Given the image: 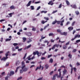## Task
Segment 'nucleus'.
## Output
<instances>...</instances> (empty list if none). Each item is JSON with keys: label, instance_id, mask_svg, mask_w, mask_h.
Instances as JSON below:
<instances>
[{"label": "nucleus", "instance_id": "nucleus-1", "mask_svg": "<svg viewBox=\"0 0 80 80\" xmlns=\"http://www.w3.org/2000/svg\"><path fill=\"white\" fill-rule=\"evenodd\" d=\"M22 68L23 72H26L27 71L28 69L27 68H25V63H24V61H22Z\"/></svg>", "mask_w": 80, "mask_h": 80}, {"label": "nucleus", "instance_id": "nucleus-2", "mask_svg": "<svg viewBox=\"0 0 80 80\" xmlns=\"http://www.w3.org/2000/svg\"><path fill=\"white\" fill-rule=\"evenodd\" d=\"M58 47H59V45H58L57 44H54L53 46V47H52L51 48H50L49 49V51H50L51 50H54V49H55V47H56L57 48H58Z\"/></svg>", "mask_w": 80, "mask_h": 80}, {"label": "nucleus", "instance_id": "nucleus-3", "mask_svg": "<svg viewBox=\"0 0 80 80\" xmlns=\"http://www.w3.org/2000/svg\"><path fill=\"white\" fill-rule=\"evenodd\" d=\"M44 19H45V20H46L47 21H44V20H42L41 22V23L42 24H44V23H45L47 22V20H49V19L48 18L45 17L44 18Z\"/></svg>", "mask_w": 80, "mask_h": 80}, {"label": "nucleus", "instance_id": "nucleus-4", "mask_svg": "<svg viewBox=\"0 0 80 80\" xmlns=\"http://www.w3.org/2000/svg\"><path fill=\"white\" fill-rule=\"evenodd\" d=\"M32 54L34 55H35L36 54H37V55H38V54H39V52L38 51H36L35 52H33Z\"/></svg>", "mask_w": 80, "mask_h": 80}, {"label": "nucleus", "instance_id": "nucleus-5", "mask_svg": "<svg viewBox=\"0 0 80 80\" xmlns=\"http://www.w3.org/2000/svg\"><path fill=\"white\" fill-rule=\"evenodd\" d=\"M5 57H4L2 58H1V60H3L4 61H5L7 58H8V57L7 56Z\"/></svg>", "mask_w": 80, "mask_h": 80}, {"label": "nucleus", "instance_id": "nucleus-6", "mask_svg": "<svg viewBox=\"0 0 80 80\" xmlns=\"http://www.w3.org/2000/svg\"><path fill=\"white\" fill-rule=\"evenodd\" d=\"M57 76H58V74H56L54 75L52 78V80H55V78H56V77H57Z\"/></svg>", "mask_w": 80, "mask_h": 80}, {"label": "nucleus", "instance_id": "nucleus-7", "mask_svg": "<svg viewBox=\"0 0 80 80\" xmlns=\"http://www.w3.org/2000/svg\"><path fill=\"white\" fill-rule=\"evenodd\" d=\"M14 73H15V72H14V71H11L9 74V76L13 75L14 74Z\"/></svg>", "mask_w": 80, "mask_h": 80}, {"label": "nucleus", "instance_id": "nucleus-8", "mask_svg": "<svg viewBox=\"0 0 80 80\" xmlns=\"http://www.w3.org/2000/svg\"><path fill=\"white\" fill-rule=\"evenodd\" d=\"M20 63V61H19L18 60L16 62V66H18L19 64Z\"/></svg>", "mask_w": 80, "mask_h": 80}, {"label": "nucleus", "instance_id": "nucleus-9", "mask_svg": "<svg viewBox=\"0 0 80 80\" xmlns=\"http://www.w3.org/2000/svg\"><path fill=\"white\" fill-rule=\"evenodd\" d=\"M61 35H62L66 36L67 35V33L65 32H63L61 33Z\"/></svg>", "mask_w": 80, "mask_h": 80}, {"label": "nucleus", "instance_id": "nucleus-10", "mask_svg": "<svg viewBox=\"0 0 80 80\" xmlns=\"http://www.w3.org/2000/svg\"><path fill=\"white\" fill-rule=\"evenodd\" d=\"M48 5H53V2H52V1H51L48 3Z\"/></svg>", "mask_w": 80, "mask_h": 80}, {"label": "nucleus", "instance_id": "nucleus-11", "mask_svg": "<svg viewBox=\"0 0 80 80\" xmlns=\"http://www.w3.org/2000/svg\"><path fill=\"white\" fill-rule=\"evenodd\" d=\"M10 9L13 10V9H15V6H14L12 5L11 7H10Z\"/></svg>", "mask_w": 80, "mask_h": 80}, {"label": "nucleus", "instance_id": "nucleus-12", "mask_svg": "<svg viewBox=\"0 0 80 80\" xmlns=\"http://www.w3.org/2000/svg\"><path fill=\"white\" fill-rule=\"evenodd\" d=\"M31 47V45H30L24 48V50H26V49H27L28 48H30Z\"/></svg>", "mask_w": 80, "mask_h": 80}, {"label": "nucleus", "instance_id": "nucleus-13", "mask_svg": "<svg viewBox=\"0 0 80 80\" xmlns=\"http://www.w3.org/2000/svg\"><path fill=\"white\" fill-rule=\"evenodd\" d=\"M31 3H32V1H29L27 5V7H29V6L30 5Z\"/></svg>", "mask_w": 80, "mask_h": 80}, {"label": "nucleus", "instance_id": "nucleus-14", "mask_svg": "<svg viewBox=\"0 0 80 80\" xmlns=\"http://www.w3.org/2000/svg\"><path fill=\"white\" fill-rule=\"evenodd\" d=\"M57 32L58 33H60V34L61 35V33L62 32V30H60V29H57Z\"/></svg>", "mask_w": 80, "mask_h": 80}, {"label": "nucleus", "instance_id": "nucleus-15", "mask_svg": "<svg viewBox=\"0 0 80 80\" xmlns=\"http://www.w3.org/2000/svg\"><path fill=\"white\" fill-rule=\"evenodd\" d=\"M67 70L66 69H64V71H63V75H64V74H65L66 73V72H67Z\"/></svg>", "mask_w": 80, "mask_h": 80}, {"label": "nucleus", "instance_id": "nucleus-16", "mask_svg": "<svg viewBox=\"0 0 80 80\" xmlns=\"http://www.w3.org/2000/svg\"><path fill=\"white\" fill-rule=\"evenodd\" d=\"M20 68V67L19 66V67H18L17 68L16 70L15 71V72L16 73H17V72H18V69H19V68Z\"/></svg>", "mask_w": 80, "mask_h": 80}, {"label": "nucleus", "instance_id": "nucleus-17", "mask_svg": "<svg viewBox=\"0 0 80 80\" xmlns=\"http://www.w3.org/2000/svg\"><path fill=\"white\" fill-rule=\"evenodd\" d=\"M53 59L52 58H51L49 61V62L52 63H53Z\"/></svg>", "mask_w": 80, "mask_h": 80}, {"label": "nucleus", "instance_id": "nucleus-18", "mask_svg": "<svg viewBox=\"0 0 80 80\" xmlns=\"http://www.w3.org/2000/svg\"><path fill=\"white\" fill-rule=\"evenodd\" d=\"M46 69H47L49 67V65L48 64H46L45 65Z\"/></svg>", "mask_w": 80, "mask_h": 80}, {"label": "nucleus", "instance_id": "nucleus-19", "mask_svg": "<svg viewBox=\"0 0 80 80\" xmlns=\"http://www.w3.org/2000/svg\"><path fill=\"white\" fill-rule=\"evenodd\" d=\"M23 40V42H25V41L27 40V38H22Z\"/></svg>", "mask_w": 80, "mask_h": 80}, {"label": "nucleus", "instance_id": "nucleus-20", "mask_svg": "<svg viewBox=\"0 0 80 80\" xmlns=\"http://www.w3.org/2000/svg\"><path fill=\"white\" fill-rule=\"evenodd\" d=\"M52 35L54 37V36H55V35H54V34H53L52 33H50L49 34V36H52Z\"/></svg>", "mask_w": 80, "mask_h": 80}, {"label": "nucleus", "instance_id": "nucleus-21", "mask_svg": "<svg viewBox=\"0 0 80 80\" xmlns=\"http://www.w3.org/2000/svg\"><path fill=\"white\" fill-rule=\"evenodd\" d=\"M66 2L68 5H70V2L68 1V0L66 1Z\"/></svg>", "mask_w": 80, "mask_h": 80}, {"label": "nucleus", "instance_id": "nucleus-22", "mask_svg": "<svg viewBox=\"0 0 80 80\" xmlns=\"http://www.w3.org/2000/svg\"><path fill=\"white\" fill-rule=\"evenodd\" d=\"M56 23H57V20H55L53 22H52V25H55Z\"/></svg>", "mask_w": 80, "mask_h": 80}, {"label": "nucleus", "instance_id": "nucleus-23", "mask_svg": "<svg viewBox=\"0 0 80 80\" xmlns=\"http://www.w3.org/2000/svg\"><path fill=\"white\" fill-rule=\"evenodd\" d=\"M61 72H60L59 73V75L58 76V78H60L61 77V76H62V74H61Z\"/></svg>", "mask_w": 80, "mask_h": 80}, {"label": "nucleus", "instance_id": "nucleus-24", "mask_svg": "<svg viewBox=\"0 0 80 80\" xmlns=\"http://www.w3.org/2000/svg\"><path fill=\"white\" fill-rule=\"evenodd\" d=\"M56 23H57V24H60V23H61V21H56Z\"/></svg>", "mask_w": 80, "mask_h": 80}, {"label": "nucleus", "instance_id": "nucleus-25", "mask_svg": "<svg viewBox=\"0 0 80 80\" xmlns=\"http://www.w3.org/2000/svg\"><path fill=\"white\" fill-rule=\"evenodd\" d=\"M68 30H73V28L72 27V28H71V27H69L68 28Z\"/></svg>", "mask_w": 80, "mask_h": 80}, {"label": "nucleus", "instance_id": "nucleus-26", "mask_svg": "<svg viewBox=\"0 0 80 80\" xmlns=\"http://www.w3.org/2000/svg\"><path fill=\"white\" fill-rule=\"evenodd\" d=\"M41 67H42V65L41 64H40L39 68V67H38L36 68H37L38 69H40L41 68Z\"/></svg>", "mask_w": 80, "mask_h": 80}, {"label": "nucleus", "instance_id": "nucleus-27", "mask_svg": "<svg viewBox=\"0 0 80 80\" xmlns=\"http://www.w3.org/2000/svg\"><path fill=\"white\" fill-rule=\"evenodd\" d=\"M47 12V11H41V13H46Z\"/></svg>", "mask_w": 80, "mask_h": 80}, {"label": "nucleus", "instance_id": "nucleus-28", "mask_svg": "<svg viewBox=\"0 0 80 80\" xmlns=\"http://www.w3.org/2000/svg\"><path fill=\"white\" fill-rule=\"evenodd\" d=\"M62 48L63 49H66L67 48V46H65V45L63 46Z\"/></svg>", "mask_w": 80, "mask_h": 80}, {"label": "nucleus", "instance_id": "nucleus-29", "mask_svg": "<svg viewBox=\"0 0 80 80\" xmlns=\"http://www.w3.org/2000/svg\"><path fill=\"white\" fill-rule=\"evenodd\" d=\"M69 57H70V58H72V55H71L70 54H69L68 56Z\"/></svg>", "mask_w": 80, "mask_h": 80}, {"label": "nucleus", "instance_id": "nucleus-30", "mask_svg": "<svg viewBox=\"0 0 80 80\" xmlns=\"http://www.w3.org/2000/svg\"><path fill=\"white\" fill-rule=\"evenodd\" d=\"M77 52V49H74L72 50V52L73 53H75V52Z\"/></svg>", "mask_w": 80, "mask_h": 80}, {"label": "nucleus", "instance_id": "nucleus-31", "mask_svg": "<svg viewBox=\"0 0 80 80\" xmlns=\"http://www.w3.org/2000/svg\"><path fill=\"white\" fill-rule=\"evenodd\" d=\"M13 45L14 46V47H15L16 46H17V45H18V43H14L13 44Z\"/></svg>", "mask_w": 80, "mask_h": 80}, {"label": "nucleus", "instance_id": "nucleus-32", "mask_svg": "<svg viewBox=\"0 0 80 80\" xmlns=\"http://www.w3.org/2000/svg\"><path fill=\"white\" fill-rule=\"evenodd\" d=\"M75 13L77 15H79V12H78V11H76L75 12Z\"/></svg>", "mask_w": 80, "mask_h": 80}, {"label": "nucleus", "instance_id": "nucleus-33", "mask_svg": "<svg viewBox=\"0 0 80 80\" xmlns=\"http://www.w3.org/2000/svg\"><path fill=\"white\" fill-rule=\"evenodd\" d=\"M42 55V52H39V54H38V57H40V56L41 55Z\"/></svg>", "mask_w": 80, "mask_h": 80}, {"label": "nucleus", "instance_id": "nucleus-34", "mask_svg": "<svg viewBox=\"0 0 80 80\" xmlns=\"http://www.w3.org/2000/svg\"><path fill=\"white\" fill-rule=\"evenodd\" d=\"M31 10H34V6H31Z\"/></svg>", "mask_w": 80, "mask_h": 80}, {"label": "nucleus", "instance_id": "nucleus-35", "mask_svg": "<svg viewBox=\"0 0 80 80\" xmlns=\"http://www.w3.org/2000/svg\"><path fill=\"white\" fill-rule=\"evenodd\" d=\"M64 76V74H63L62 76L61 77H60V80H62V79L63 78V76Z\"/></svg>", "mask_w": 80, "mask_h": 80}, {"label": "nucleus", "instance_id": "nucleus-36", "mask_svg": "<svg viewBox=\"0 0 80 80\" xmlns=\"http://www.w3.org/2000/svg\"><path fill=\"white\" fill-rule=\"evenodd\" d=\"M72 8H77V6H76V5H74L73 6Z\"/></svg>", "mask_w": 80, "mask_h": 80}, {"label": "nucleus", "instance_id": "nucleus-37", "mask_svg": "<svg viewBox=\"0 0 80 80\" xmlns=\"http://www.w3.org/2000/svg\"><path fill=\"white\" fill-rule=\"evenodd\" d=\"M11 40V39H7L6 40V41L7 42V41H10Z\"/></svg>", "mask_w": 80, "mask_h": 80}, {"label": "nucleus", "instance_id": "nucleus-38", "mask_svg": "<svg viewBox=\"0 0 80 80\" xmlns=\"http://www.w3.org/2000/svg\"><path fill=\"white\" fill-rule=\"evenodd\" d=\"M26 56H27V53H26L24 56V57L23 58V59H25L26 57Z\"/></svg>", "mask_w": 80, "mask_h": 80}, {"label": "nucleus", "instance_id": "nucleus-39", "mask_svg": "<svg viewBox=\"0 0 80 80\" xmlns=\"http://www.w3.org/2000/svg\"><path fill=\"white\" fill-rule=\"evenodd\" d=\"M22 77H20L19 78H18L17 79V80H21V79H22Z\"/></svg>", "mask_w": 80, "mask_h": 80}, {"label": "nucleus", "instance_id": "nucleus-40", "mask_svg": "<svg viewBox=\"0 0 80 80\" xmlns=\"http://www.w3.org/2000/svg\"><path fill=\"white\" fill-rule=\"evenodd\" d=\"M69 44H70V41H68V42H67L66 44V45H69Z\"/></svg>", "mask_w": 80, "mask_h": 80}, {"label": "nucleus", "instance_id": "nucleus-41", "mask_svg": "<svg viewBox=\"0 0 80 80\" xmlns=\"http://www.w3.org/2000/svg\"><path fill=\"white\" fill-rule=\"evenodd\" d=\"M75 22L74 21L73 22L72 24V26H73V25H74V24H75Z\"/></svg>", "mask_w": 80, "mask_h": 80}, {"label": "nucleus", "instance_id": "nucleus-42", "mask_svg": "<svg viewBox=\"0 0 80 80\" xmlns=\"http://www.w3.org/2000/svg\"><path fill=\"white\" fill-rule=\"evenodd\" d=\"M73 68H71V74H72V73H73Z\"/></svg>", "mask_w": 80, "mask_h": 80}, {"label": "nucleus", "instance_id": "nucleus-43", "mask_svg": "<svg viewBox=\"0 0 80 80\" xmlns=\"http://www.w3.org/2000/svg\"><path fill=\"white\" fill-rule=\"evenodd\" d=\"M78 42H80V39L76 40V43H78Z\"/></svg>", "mask_w": 80, "mask_h": 80}, {"label": "nucleus", "instance_id": "nucleus-44", "mask_svg": "<svg viewBox=\"0 0 80 80\" xmlns=\"http://www.w3.org/2000/svg\"><path fill=\"white\" fill-rule=\"evenodd\" d=\"M32 31H34L35 32V31L36 30V28H32Z\"/></svg>", "mask_w": 80, "mask_h": 80}, {"label": "nucleus", "instance_id": "nucleus-45", "mask_svg": "<svg viewBox=\"0 0 80 80\" xmlns=\"http://www.w3.org/2000/svg\"><path fill=\"white\" fill-rule=\"evenodd\" d=\"M8 65H9V63L7 62L6 63V65L5 67H8Z\"/></svg>", "mask_w": 80, "mask_h": 80}, {"label": "nucleus", "instance_id": "nucleus-46", "mask_svg": "<svg viewBox=\"0 0 80 80\" xmlns=\"http://www.w3.org/2000/svg\"><path fill=\"white\" fill-rule=\"evenodd\" d=\"M22 48H20V49H18V51L19 52H20V51H22Z\"/></svg>", "mask_w": 80, "mask_h": 80}, {"label": "nucleus", "instance_id": "nucleus-47", "mask_svg": "<svg viewBox=\"0 0 80 80\" xmlns=\"http://www.w3.org/2000/svg\"><path fill=\"white\" fill-rule=\"evenodd\" d=\"M47 53V52L46 51L44 52L42 54V55H45V53Z\"/></svg>", "mask_w": 80, "mask_h": 80}, {"label": "nucleus", "instance_id": "nucleus-48", "mask_svg": "<svg viewBox=\"0 0 80 80\" xmlns=\"http://www.w3.org/2000/svg\"><path fill=\"white\" fill-rule=\"evenodd\" d=\"M53 73V71H52L50 72V75H52Z\"/></svg>", "mask_w": 80, "mask_h": 80}, {"label": "nucleus", "instance_id": "nucleus-49", "mask_svg": "<svg viewBox=\"0 0 80 80\" xmlns=\"http://www.w3.org/2000/svg\"><path fill=\"white\" fill-rule=\"evenodd\" d=\"M23 71L22 69L20 70V73H23Z\"/></svg>", "mask_w": 80, "mask_h": 80}, {"label": "nucleus", "instance_id": "nucleus-50", "mask_svg": "<svg viewBox=\"0 0 80 80\" xmlns=\"http://www.w3.org/2000/svg\"><path fill=\"white\" fill-rule=\"evenodd\" d=\"M15 49H18L19 48V47L18 46H16L15 48Z\"/></svg>", "mask_w": 80, "mask_h": 80}, {"label": "nucleus", "instance_id": "nucleus-51", "mask_svg": "<svg viewBox=\"0 0 80 80\" xmlns=\"http://www.w3.org/2000/svg\"><path fill=\"white\" fill-rule=\"evenodd\" d=\"M62 3H61L59 5L58 8H61V7H62Z\"/></svg>", "mask_w": 80, "mask_h": 80}, {"label": "nucleus", "instance_id": "nucleus-52", "mask_svg": "<svg viewBox=\"0 0 80 80\" xmlns=\"http://www.w3.org/2000/svg\"><path fill=\"white\" fill-rule=\"evenodd\" d=\"M43 79V78L42 77L41 78H39L37 79V80H42V79Z\"/></svg>", "mask_w": 80, "mask_h": 80}, {"label": "nucleus", "instance_id": "nucleus-53", "mask_svg": "<svg viewBox=\"0 0 80 80\" xmlns=\"http://www.w3.org/2000/svg\"><path fill=\"white\" fill-rule=\"evenodd\" d=\"M1 74L2 75H5V72H3Z\"/></svg>", "mask_w": 80, "mask_h": 80}, {"label": "nucleus", "instance_id": "nucleus-54", "mask_svg": "<svg viewBox=\"0 0 80 80\" xmlns=\"http://www.w3.org/2000/svg\"><path fill=\"white\" fill-rule=\"evenodd\" d=\"M41 8L40 6H39L38 7V8L37 9V10H39V9H40Z\"/></svg>", "mask_w": 80, "mask_h": 80}, {"label": "nucleus", "instance_id": "nucleus-55", "mask_svg": "<svg viewBox=\"0 0 80 80\" xmlns=\"http://www.w3.org/2000/svg\"><path fill=\"white\" fill-rule=\"evenodd\" d=\"M47 26H46L44 28L43 30H45L47 28Z\"/></svg>", "mask_w": 80, "mask_h": 80}, {"label": "nucleus", "instance_id": "nucleus-56", "mask_svg": "<svg viewBox=\"0 0 80 80\" xmlns=\"http://www.w3.org/2000/svg\"><path fill=\"white\" fill-rule=\"evenodd\" d=\"M5 19H2L0 20V22H3V21H5Z\"/></svg>", "mask_w": 80, "mask_h": 80}, {"label": "nucleus", "instance_id": "nucleus-57", "mask_svg": "<svg viewBox=\"0 0 80 80\" xmlns=\"http://www.w3.org/2000/svg\"><path fill=\"white\" fill-rule=\"evenodd\" d=\"M27 58L28 60H31V58H30V57H28Z\"/></svg>", "mask_w": 80, "mask_h": 80}, {"label": "nucleus", "instance_id": "nucleus-58", "mask_svg": "<svg viewBox=\"0 0 80 80\" xmlns=\"http://www.w3.org/2000/svg\"><path fill=\"white\" fill-rule=\"evenodd\" d=\"M41 60H44L45 59V58L44 57H42V58H41Z\"/></svg>", "mask_w": 80, "mask_h": 80}, {"label": "nucleus", "instance_id": "nucleus-59", "mask_svg": "<svg viewBox=\"0 0 80 80\" xmlns=\"http://www.w3.org/2000/svg\"><path fill=\"white\" fill-rule=\"evenodd\" d=\"M52 55H49L48 56V58H50V57H52Z\"/></svg>", "mask_w": 80, "mask_h": 80}, {"label": "nucleus", "instance_id": "nucleus-60", "mask_svg": "<svg viewBox=\"0 0 80 80\" xmlns=\"http://www.w3.org/2000/svg\"><path fill=\"white\" fill-rule=\"evenodd\" d=\"M73 70H74V72H76V71H77V69L75 68H73Z\"/></svg>", "mask_w": 80, "mask_h": 80}, {"label": "nucleus", "instance_id": "nucleus-61", "mask_svg": "<svg viewBox=\"0 0 80 80\" xmlns=\"http://www.w3.org/2000/svg\"><path fill=\"white\" fill-rule=\"evenodd\" d=\"M40 3V1H38V2H35V3L36 4H37V3Z\"/></svg>", "mask_w": 80, "mask_h": 80}, {"label": "nucleus", "instance_id": "nucleus-62", "mask_svg": "<svg viewBox=\"0 0 80 80\" xmlns=\"http://www.w3.org/2000/svg\"><path fill=\"white\" fill-rule=\"evenodd\" d=\"M55 42V40H53V39H51V42Z\"/></svg>", "mask_w": 80, "mask_h": 80}, {"label": "nucleus", "instance_id": "nucleus-63", "mask_svg": "<svg viewBox=\"0 0 80 80\" xmlns=\"http://www.w3.org/2000/svg\"><path fill=\"white\" fill-rule=\"evenodd\" d=\"M5 80H8V77L7 76L5 78Z\"/></svg>", "mask_w": 80, "mask_h": 80}, {"label": "nucleus", "instance_id": "nucleus-64", "mask_svg": "<svg viewBox=\"0 0 80 80\" xmlns=\"http://www.w3.org/2000/svg\"><path fill=\"white\" fill-rule=\"evenodd\" d=\"M10 30V28H8V29H7V31H9V30Z\"/></svg>", "mask_w": 80, "mask_h": 80}]
</instances>
